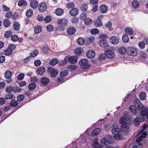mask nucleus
Returning a JSON list of instances; mask_svg holds the SVG:
<instances>
[{"label": "nucleus", "instance_id": "52", "mask_svg": "<svg viewBox=\"0 0 148 148\" xmlns=\"http://www.w3.org/2000/svg\"><path fill=\"white\" fill-rule=\"evenodd\" d=\"M13 94L11 93H9L5 95L4 97L5 99H11L13 97Z\"/></svg>", "mask_w": 148, "mask_h": 148}, {"label": "nucleus", "instance_id": "8", "mask_svg": "<svg viewBox=\"0 0 148 148\" xmlns=\"http://www.w3.org/2000/svg\"><path fill=\"white\" fill-rule=\"evenodd\" d=\"M47 8L46 4L44 2L41 3L38 6V10L41 12H43L45 11Z\"/></svg>", "mask_w": 148, "mask_h": 148}, {"label": "nucleus", "instance_id": "32", "mask_svg": "<svg viewBox=\"0 0 148 148\" xmlns=\"http://www.w3.org/2000/svg\"><path fill=\"white\" fill-rule=\"evenodd\" d=\"M146 97V94L145 92H142L140 93L139 95V98L141 100H144Z\"/></svg>", "mask_w": 148, "mask_h": 148}, {"label": "nucleus", "instance_id": "58", "mask_svg": "<svg viewBox=\"0 0 148 148\" xmlns=\"http://www.w3.org/2000/svg\"><path fill=\"white\" fill-rule=\"evenodd\" d=\"M126 48L124 47H121V54H124L127 52Z\"/></svg>", "mask_w": 148, "mask_h": 148}, {"label": "nucleus", "instance_id": "47", "mask_svg": "<svg viewBox=\"0 0 148 148\" xmlns=\"http://www.w3.org/2000/svg\"><path fill=\"white\" fill-rule=\"evenodd\" d=\"M25 96L23 95H21L17 97V100L18 102L22 101L24 99Z\"/></svg>", "mask_w": 148, "mask_h": 148}, {"label": "nucleus", "instance_id": "64", "mask_svg": "<svg viewBox=\"0 0 148 148\" xmlns=\"http://www.w3.org/2000/svg\"><path fill=\"white\" fill-rule=\"evenodd\" d=\"M106 55L105 53V54H101L99 55V58L100 60H103L105 59L106 58H105Z\"/></svg>", "mask_w": 148, "mask_h": 148}, {"label": "nucleus", "instance_id": "17", "mask_svg": "<svg viewBox=\"0 0 148 148\" xmlns=\"http://www.w3.org/2000/svg\"><path fill=\"white\" fill-rule=\"evenodd\" d=\"M42 85L45 86L48 84L49 82V79L46 77L42 78L40 80Z\"/></svg>", "mask_w": 148, "mask_h": 148}, {"label": "nucleus", "instance_id": "15", "mask_svg": "<svg viewBox=\"0 0 148 148\" xmlns=\"http://www.w3.org/2000/svg\"><path fill=\"white\" fill-rule=\"evenodd\" d=\"M67 23V20L65 19H60L57 21V23L61 26L66 25Z\"/></svg>", "mask_w": 148, "mask_h": 148}, {"label": "nucleus", "instance_id": "11", "mask_svg": "<svg viewBox=\"0 0 148 148\" xmlns=\"http://www.w3.org/2000/svg\"><path fill=\"white\" fill-rule=\"evenodd\" d=\"M102 17L103 16H99L97 19L95 21L94 24L96 27H99L102 25V22L100 19L102 18Z\"/></svg>", "mask_w": 148, "mask_h": 148}, {"label": "nucleus", "instance_id": "59", "mask_svg": "<svg viewBox=\"0 0 148 148\" xmlns=\"http://www.w3.org/2000/svg\"><path fill=\"white\" fill-rule=\"evenodd\" d=\"M67 60L68 61V57L67 56L65 57L63 61L62 62V64H60V65H63L66 64L67 63Z\"/></svg>", "mask_w": 148, "mask_h": 148}, {"label": "nucleus", "instance_id": "6", "mask_svg": "<svg viewBox=\"0 0 148 148\" xmlns=\"http://www.w3.org/2000/svg\"><path fill=\"white\" fill-rule=\"evenodd\" d=\"M47 71L48 73H50V75L52 77L56 76L58 73L57 69H54L51 67H49L48 68Z\"/></svg>", "mask_w": 148, "mask_h": 148}, {"label": "nucleus", "instance_id": "23", "mask_svg": "<svg viewBox=\"0 0 148 148\" xmlns=\"http://www.w3.org/2000/svg\"><path fill=\"white\" fill-rule=\"evenodd\" d=\"M100 128H97L93 130L91 133V135L92 136H95L97 135L100 132Z\"/></svg>", "mask_w": 148, "mask_h": 148}, {"label": "nucleus", "instance_id": "55", "mask_svg": "<svg viewBox=\"0 0 148 148\" xmlns=\"http://www.w3.org/2000/svg\"><path fill=\"white\" fill-rule=\"evenodd\" d=\"M18 39V36L16 35H14L12 36L11 37L12 40L14 42L17 41Z\"/></svg>", "mask_w": 148, "mask_h": 148}, {"label": "nucleus", "instance_id": "16", "mask_svg": "<svg viewBox=\"0 0 148 148\" xmlns=\"http://www.w3.org/2000/svg\"><path fill=\"white\" fill-rule=\"evenodd\" d=\"M108 9L107 6L105 5H101L99 8V10L101 12L105 13L107 12Z\"/></svg>", "mask_w": 148, "mask_h": 148}, {"label": "nucleus", "instance_id": "12", "mask_svg": "<svg viewBox=\"0 0 148 148\" xmlns=\"http://www.w3.org/2000/svg\"><path fill=\"white\" fill-rule=\"evenodd\" d=\"M95 55V53L92 50L88 51L86 53V56L88 58H94Z\"/></svg>", "mask_w": 148, "mask_h": 148}, {"label": "nucleus", "instance_id": "24", "mask_svg": "<svg viewBox=\"0 0 148 148\" xmlns=\"http://www.w3.org/2000/svg\"><path fill=\"white\" fill-rule=\"evenodd\" d=\"M12 53V50L8 47L7 49H5L4 52V55L6 56L10 55Z\"/></svg>", "mask_w": 148, "mask_h": 148}, {"label": "nucleus", "instance_id": "20", "mask_svg": "<svg viewBox=\"0 0 148 148\" xmlns=\"http://www.w3.org/2000/svg\"><path fill=\"white\" fill-rule=\"evenodd\" d=\"M70 13L71 15L74 16H76L78 14V10L77 8H73L71 10Z\"/></svg>", "mask_w": 148, "mask_h": 148}, {"label": "nucleus", "instance_id": "9", "mask_svg": "<svg viewBox=\"0 0 148 148\" xmlns=\"http://www.w3.org/2000/svg\"><path fill=\"white\" fill-rule=\"evenodd\" d=\"M99 44L100 47L103 48H107L109 47L108 41L105 39H102L99 42Z\"/></svg>", "mask_w": 148, "mask_h": 148}, {"label": "nucleus", "instance_id": "35", "mask_svg": "<svg viewBox=\"0 0 148 148\" xmlns=\"http://www.w3.org/2000/svg\"><path fill=\"white\" fill-rule=\"evenodd\" d=\"M36 84L34 83H32L30 84L28 86V88L29 90H33L36 88Z\"/></svg>", "mask_w": 148, "mask_h": 148}, {"label": "nucleus", "instance_id": "42", "mask_svg": "<svg viewBox=\"0 0 148 148\" xmlns=\"http://www.w3.org/2000/svg\"><path fill=\"white\" fill-rule=\"evenodd\" d=\"M148 112V108H147L140 112V114L143 117L145 116Z\"/></svg>", "mask_w": 148, "mask_h": 148}, {"label": "nucleus", "instance_id": "39", "mask_svg": "<svg viewBox=\"0 0 148 148\" xmlns=\"http://www.w3.org/2000/svg\"><path fill=\"white\" fill-rule=\"evenodd\" d=\"M58 62V60L54 58L50 62L49 64L51 66H54Z\"/></svg>", "mask_w": 148, "mask_h": 148}, {"label": "nucleus", "instance_id": "41", "mask_svg": "<svg viewBox=\"0 0 148 148\" xmlns=\"http://www.w3.org/2000/svg\"><path fill=\"white\" fill-rule=\"evenodd\" d=\"M120 130L117 127H114L112 130L113 134H119L120 133Z\"/></svg>", "mask_w": 148, "mask_h": 148}, {"label": "nucleus", "instance_id": "3", "mask_svg": "<svg viewBox=\"0 0 148 148\" xmlns=\"http://www.w3.org/2000/svg\"><path fill=\"white\" fill-rule=\"evenodd\" d=\"M114 140L112 137L110 135H106L101 140L99 145L102 146H107L105 142H106L109 144H111L114 142Z\"/></svg>", "mask_w": 148, "mask_h": 148}, {"label": "nucleus", "instance_id": "45", "mask_svg": "<svg viewBox=\"0 0 148 148\" xmlns=\"http://www.w3.org/2000/svg\"><path fill=\"white\" fill-rule=\"evenodd\" d=\"M13 91L14 92H21V89L18 86H16L15 87H13Z\"/></svg>", "mask_w": 148, "mask_h": 148}, {"label": "nucleus", "instance_id": "21", "mask_svg": "<svg viewBox=\"0 0 148 148\" xmlns=\"http://www.w3.org/2000/svg\"><path fill=\"white\" fill-rule=\"evenodd\" d=\"M38 2L35 0H33L31 1L30 3L31 7L35 9L38 6Z\"/></svg>", "mask_w": 148, "mask_h": 148}, {"label": "nucleus", "instance_id": "46", "mask_svg": "<svg viewBox=\"0 0 148 148\" xmlns=\"http://www.w3.org/2000/svg\"><path fill=\"white\" fill-rule=\"evenodd\" d=\"M18 4L19 6H21L23 5H26L27 2L25 0H21L18 2Z\"/></svg>", "mask_w": 148, "mask_h": 148}, {"label": "nucleus", "instance_id": "14", "mask_svg": "<svg viewBox=\"0 0 148 148\" xmlns=\"http://www.w3.org/2000/svg\"><path fill=\"white\" fill-rule=\"evenodd\" d=\"M77 62V57L75 56H72L68 57V62L72 64H75Z\"/></svg>", "mask_w": 148, "mask_h": 148}, {"label": "nucleus", "instance_id": "37", "mask_svg": "<svg viewBox=\"0 0 148 148\" xmlns=\"http://www.w3.org/2000/svg\"><path fill=\"white\" fill-rule=\"evenodd\" d=\"M140 120L139 118L137 117L135 118L134 119L133 123L136 126H138L140 124Z\"/></svg>", "mask_w": 148, "mask_h": 148}, {"label": "nucleus", "instance_id": "63", "mask_svg": "<svg viewBox=\"0 0 148 148\" xmlns=\"http://www.w3.org/2000/svg\"><path fill=\"white\" fill-rule=\"evenodd\" d=\"M46 28L47 31L49 32H51L53 30V27L51 25H49L47 26Z\"/></svg>", "mask_w": 148, "mask_h": 148}, {"label": "nucleus", "instance_id": "19", "mask_svg": "<svg viewBox=\"0 0 148 148\" xmlns=\"http://www.w3.org/2000/svg\"><path fill=\"white\" fill-rule=\"evenodd\" d=\"M125 33L127 35H132L134 33L133 29L131 27H129L126 28L125 29Z\"/></svg>", "mask_w": 148, "mask_h": 148}, {"label": "nucleus", "instance_id": "40", "mask_svg": "<svg viewBox=\"0 0 148 148\" xmlns=\"http://www.w3.org/2000/svg\"><path fill=\"white\" fill-rule=\"evenodd\" d=\"M12 32L10 31H8L5 32L4 34V37L7 38H10L12 35Z\"/></svg>", "mask_w": 148, "mask_h": 148}, {"label": "nucleus", "instance_id": "50", "mask_svg": "<svg viewBox=\"0 0 148 148\" xmlns=\"http://www.w3.org/2000/svg\"><path fill=\"white\" fill-rule=\"evenodd\" d=\"M138 46L140 49H143L145 47V42L142 41L138 43Z\"/></svg>", "mask_w": 148, "mask_h": 148}, {"label": "nucleus", "instance_id": "28", "mask_svg": "<svg viewBox=\"0 0 148 148\" xmlns=\"http://www.w3.org/2000/svg\"><path fill=\"white\" fill-rule=\"evenodd\" d=\"M93 148H96L98 147V143L97 140H93L91 144Z\"/></svg>", "mask_w": 148, "mask_h": 148}, {"label": "nucleus", "instance_id": "30", "mask_svg": "<svg viewBox=\"0 0 148 148\" xmlns=\"http://www.w3.org/2000/svg\"><path fill=\"white\" fill-rule=\"evenodd\" d=\"M64 12V10L60 8H57L55 11V13L58 16L61 15Z\"/></svg>", "mask_w": 148, "mask_h": 148}, {"label": "nucleus", "instance_id": "10", "mask_svg": "<svg viewBox=\"0 0 148 148\" xmlns=\"http://www.w3.org/2000/svg\"><path fill=\"white\" fill-rule=\"evenodd\" d=\"M109 41L112 44L116 45L119 42L118 38L116 36H112L109 38Z\"/></svg>", "mask_w": 148, "mask_h": 148}, {"label": "nucleus", "instance_id": "34", "mask_svg": "<svg viewBox=\"0 0 148 148\" xmlns=\"http://www.w3.org/2000/svg\"><path fill=\"white\" fill-rule=\"evenodd\" d=\"M76 66L75 65H71L68 67V69L71 71L75 70L76 69Z\"/></svg>", "mask_w": 148, "mask_h": 148}, {"label": "nucleus", "instance_id": "49", "mask_svg": "<svg viewBox=\"0 0 148 148\" xmlns=\"http://www.w3.org/2000/svg\"><path fill=\"white\" fill-rule=\"evenodd\" d=\"M41 50L42 52L45 54L49 51V49L48 47L45 46L41 48Z\"/></svg>", "mask_w": 148, "mask_h": 148}, {"label": "nucleus", "instance_id": "1", "mask_svg": "<svg viewBox=\"0 0 148 148\" xmlns=\"http://www.w3.org/2000/svg\"><path fill=\"white\" fill-rule=\"evenodd\" d=\"M121 130L123 133H126L129 131V127L127 125H130L131 120L130 117L126 114L121 117Z\"/></svg>", "mask_w": 148, "mask_h": 148}, {"label": "nucleus", "instance_id": "5", "mask_svg": "<svg viewBox=\"0 0 148 148\" xmlns=\"http://www.w3.org/2000/svg\"><path fill=\"white\" fill-rule=\"evenodd\" d=\"M79 65L83 69H87L90 66L88 60L86 59H83L79 61Z\"/></svg>", "mask_w": 148, "mask_h": 148}, {"label": "nucleus", "instance_id": "31", "mask_svg": "<svg viewBox=\"0 0 148 148\" xmlns=\"http://www.w3.org/2000/svg\"><path fill=\"white\" fill-rule=\"evenodd\" d=\"M123 41L125 43L128 42L129 41V37L126 34H124L122 37Z\"/></svg>", "mask_w": 148, "mask_h": 148}, {"label": "nucleus", "instance_id": "43", "mask_svg": "<svg viewBox=\"0 0 148 148\" xmlns=\"http://www.w3.org/2000/svg\"><path fill=\"white\" fill-rule=\"evenodd\" d=\"M18 105V102L16 100H13L10 103V105L12 107L16 106Z\"/></svg>", "mask_w": 148, "mask_h": 148}, {"label": "nucleus", "instance_id": "56", "mask_svg": "<svg viewBox=\"0 0 148 148\" xmlns=\"http://www.w3.org/2000/svg\"><path fill=\"white\" fill-rule=\"evenodd\" d=\"M99 32V30L95 28L92 29L90 31L91 33L93 35L97 34Z\"/></svg>", "mask_w": 148, "mask_h": 148}, {"label": "nucleus", "instance_id": "54", "mask_svg": "<svg viewBox=\"0 0 148 148\" xmlns=\"http://www.w3.org/2000/svg\"><path fill=\"white\" fill-rule=\"evenodd\" d=\"M132 6L135 8H138L139 5V3L138 1L136 0H134L132 2Z\"/></svg>", "mask_w": 148, "mask_h": 148}, {"label": "nucleus", "instance_id": "53", "mask_svg": "<svg viewBox=\"0 0 148 148\" xmlns=\"http://www.w3.org/2000/svg\"><path fill=\"white\" fill-rule=\"evenodd\" d=\"M38 53V52L36 50H34L30 54V56L32 57H35L37 56Z\"/></svg>", "mask_w": 148, "mask_h": 148}, {"label": "nucleus", "instance_id": "22", "mask_svg": "<svg viewBox=\"0 0 148 148\" xmlns=\"http://www.w3.org/2000/svg\"><path fill=\"white\" fill-rule=\"evenodd\" d=\"M147 57V54L145 52L141 51L140 52L139 58L142 60H145Z\"/></svg>", "mask_w": 148, "mask_h": 148}, {"label": "nucleus", "instance_id": "13", "mask_svg": "<svg viewBox=\"0 0 148 148\" xmlns=\"http://www.w3.org/2000/svg\"><path fill=\"white\" fill-rule=\"evenodd\" d=\"M46 71L45 68L43 66H40L36 70V72L37 74L41 75L43 74Z\"/></svg>", "mask_w": 148, "mask_h": 148}, {"label": "nucleus", "instance_id": "44", "mask_svg": "<svg viewBox=\"0 0 148 148\" xmlns=\"http://www.w3.org/2000/svg\"><path fill=\"white\" fill-rule=\"evenodd\" d=\"M10 24V22L9 20L7 19L4 20L3 23V25L6 27L9 26Z\"/></svg>", "mask_w": 148, "mask_h": 148}, {"label": "nucleus", "instance_id": "33", "mask_svg": "<svg viewBox=\"0 0 148 148\" xmlns=\"http://www.w3.org/2000/svg\"><path fill=\"white\" fill-rule=\"evenodd\" d=\"M42 31L41 27L40 26H37L35 28L34 31L36 34H38Z\"/></svg>", "mask_w": 148, "mask_h": 148}, {"label": "nucleus", "instance_id": "7", "mask_svg": "<svg viewBox=\"0 0 148 148\" xmlns=\"http://www.w3.org/2000/svg\"><path fill=\"white\" fill-rule=\"evenodd\" d=\"M106 56L109 59L113 58L115 56L114 52L111 50H108L105 51Z\"/></svg>", "mask_w": 148, "mask_h": 148}, {"label": "nucleus", "instance_id": "18", "mask_svg": "<svg viewBox=\"0 0 148 148\" xmlns=\"http://www.w3.org/2000/svg\"><path fill=\"white\" fill-rule=\"evenodd\" d=\"M76 31L75 28L73 27H70L67 29V32L68 34L72 35L74 34Z\"/></svg>", "mask_w": 148, "mask_h": 148}, {"label": "nucleus", "instance_id": "57", "mask_svg": "<svg viewBox=\"0 0 148 148\" xmlns=\"http://www.w3.org/2000/svg\"><path fill=\"white\" fill-rule=\"evenodd\" d=\"M44 20L46 23H49L51 21V18L50 16H47L45 17Z\"/></svg>", "mask_w": 148, "mask_h": 148}, {"label": "nucleus", "instance_id": "36", "mask_svg": "<svg viewBox=\"0 0 148 148\" xmlns=\"http://www.w3.org/2000/svg\"><path fill=\"white\" fill-rule=\"evenodd\" d=\"M92 21L91 19L89 18H87L85 19L84 23L86 25H89L91 24Z\"/></svg>", "mask_w": 148, "mask_h": 148}, {"label": "nucleus", "instance_id": "4", "mask_svg": "<svg viewBox=\"0 0 148 148\" xmlns=\"http://www.w3.org/2000/svg\"><path fill=\"white\" fill-rule=\"evenodd\" d=\"M127 53L128 55L132 56H136L138 54V52L136 48L132 47L127 48Z\"/></svg>", "mask_w": 148, "mask_h": 148}, {"label": "nucleus", "instance_id": "62", "mask_svg": "<svg viewBox=\"0 0 148 148\" xmlns=\"http://www.w3.org/2000/svg\"><path fill=\"white\" fill-rule=\"evenodd\" d=\"M41 64V62L39 60H37L34 62V65L36 66H39Z\"/></svg>", "mask_w": 148, "mask_h": 148}, {"label": "nucleus", "instance_id": "26", "mask_svg": "<svg viewBox=\"0 0 148 148\" xmlns=\"http://www.w3.org/2000/svg\"><path fill=\"white\" fill-rule=\"evenodd\" d=\"M88 8V5L87 3H83L80 7V8L81 10L82 11H86Z\"/></svg>", "mask_w": 148, "mask_h": 148}, {"label": "nucleus", "instance_id": "2", "mask_svg": "<svg viewBox=\"0 0 148 148\" xmlns=\"http://www.w3.org/2000/svg\"><path fill=\"white\" fill-rule=\"evenodd\" d=\"M134 105H131L129 107V110L134 114H136L137 112V110L135 109V108L138 110H141L143 108V106L140 101L138 99H136L134 101Z\"/></svg>", "mask_w": 148, "mask_h": 148}, {"label": "nucleus", "instance_id": "51", "mask_svg": "<svg viewBox=\"0 0 148 148\" xmlns=\"http://www.w3.org/2000/svg\"><path fill=\"white\" fill-rule=\"evenodd\" d=\"M82 50L80 48H77L75 49V54L77 55H79L81 54L82 53Z\"/></svg>", "mask_w": 148, "mask_h": 148}, {"label": "nucleus", "instance_id": "48", "mask_svg": "<svg viewBox=\"0 0 148 148\" xmlns=\"http://www.w3.org/2000/svg\"><path fill=\"white\" fill-rule=\"evenodd\" d=\"M68 71L66 70L62 71L60 73V76L61 77L66 76L68 74Z\"/></svg>", "mask_w": 148, "mask_h": 148}, {"label": "nucleus", "instance_id": "61", "mask_svg": "<svg viewBox=\"0 0 148 148\" xmlns=\"http://www.w3.org/2000/svg\"><path fill=\"white\" fill-rule=\"evenodd\" d=\"M24 74L23 73L20 74L18 76V79L19 80H22L24 78Z\"/></svg>", "mask_w": 148, "mask_h": 148}, {"label": "nucleus", "instance_id": "27", "mask_svg": "<svg viewBox=\"0 0 148 148\" xmlns=\"http://www.w3.org/2000/svg\"><path fill=\"white\" fill-rule=\"evenodd\" d=\"M12 75V72L9 70L6 71L4 75L5 77L7 79H10Z\"/></svg>", "mask_w": 148, "mask_h": 148}, {"label": "nucleus", "instance_id": "38", "mask_svg": "<svg viewBox=\"0 0 148 148\" xmlns=\"http://www.w3.org/2000/svg\"><path fill=\"white\" fill-rule=\"evenodd\" d=\"M33 13L32 10L31 9H29L27 10L26 14L27 17H30L32 15Z\"/></svg>", "mask_w": 148, "mask_h": 148}, {"label": "nucleus", "instance_id": "60", "mask_svg": "<svg viewBox=\"0 0 148 148\" xmlns=\"http://www.w3.org/2000/svg\"><path fill=\"white\" fill-rule=\"evenodd\" d=\"M13 87L11 86H9L6 88L5 91L6 92H8L9 93H10V92L12 91H13Z\"/></svg>", "mask_w": 148, "mask_h": 148}, {"label": "nucleus", "instance_id": "29", "mask_svg": "<svg viewBox=\"0 0 148 148\" xmlns=\"http://www.w3.org/2000/svg\"><path fill=\"white\" fill-rule=\"evenodd\" d=\"M13 27L15 31H18L20 29V25L19 23L17 22H15L13 25Z\"/></svg>", "mask_w": 148, "mask_h": 148}, {"label": "nucleus", "instance_id": "25", "mask_svg": "<svg viewBox=\"0 0 148 148\" xmlns=\"http://www.w3.org/2000/svg\"><path fill=\"white\" fill-rule=\"evenodd\" d=\"M77 43L79 45H83L85 42V40L82 38H78L77 41Z\"/></svg>", "mask_w": 148, "mask_h": 148}]
</instances>
